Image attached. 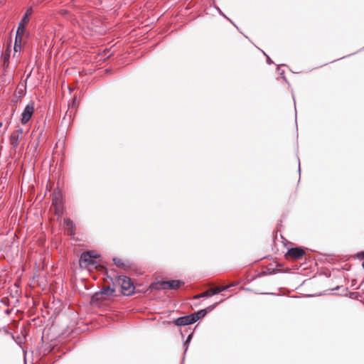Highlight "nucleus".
I'll return each mask as SVG.
<instances>
[{"instance_id": "4", "label": "nucleus", "mask_w": 364, "mask_h": 364, "mask_svg": "<svg viewBox=\"0 0 364 364\" xmlns=\"http://www.w3.org/2000/svg\"><path fill=\"white\" fill-rule=\"evenodd\" d=\"M306 255L305 250L302 247H293L289 249L285 255V257L289 261H296L303 258Z\"/></svg>"}, {"instance_id": "2", "label": "nucleus", "mask_w": 364, "mask_h": 364, "mask_svg": "<svg viewBox=\"0 0 364 364\" xmlns=\"http://www.w3.org/2000/svg\"><path fill=\"white\" fill-rule=\"evenodd\" d=\"M184 284L183 282L178 279L168 280V281H159L152 283L149 288L151 289L161 290V289H177Z\"/></svg>"}, {"instance_id": "12", "label": "nucleus", "mask_w": 364, "mask_h": 364, "mask_svg": "<svg viewBox=\"0 0 364 364\" xmlns=\"http://www.w3.org/2000/svg\"><path fill=\"white\" fill-rule=\"evenodd\" d=\"M24 33L16 31L14 50L17 52L21 50L22 38Z\"/></svg>"}, {"instance_id": "3", "label": "nucleus", "mask_w": 364, "mask_h": 364, "mask_svg": "<svg viewBox=\"0 0 364 364\" xmlns=\"http://www.w3.org/2000/svg\"><path fill=\"white\" fill-rule=\"evenodd\" d=\"M116 283L121 287L122 293L124 295L129 296L134 293V287L130 278L124 275L119 276L116 279Z\"/></svg>"}, {"instance_id": "17", "label": "nucleus", "mask_w": 364, "mask_h": 364, "mask_svg": "<svg viewBox=\"0 0 364 364\" xmlns=\"http://www.w3.org/2000/svg\"><path fill=\"white\" fill-rule=\"evenodd\" d=\"M362 266L364 268V262H363Z\"/></svg>"}, {"instance_id": "16", "label": "nucleus", "mask_w": 364, "mask_h": 364, "mask_svg": "<svg viewBox=\"0 0 364 364\" xmlns=\"http://www.w3.org/2000/svg\"><path fill=\"white\" fill-rule=\"evenodd\" d=\"M235 285H236V284H235V283H232V284H230V285H228V286H229V287H233V286H235Z\"/></svg>"}, {"instance_id": "13", "label": "nucleus", "mask_w": 364, "mask_h": 364, "mask_svg": "<svg viewBox=\"0 0 364 364\" xmlns=\"http://www.w3.org/2000/svg\"><path fill=\"white\" fill-rule=\"evenodd\" d=\"M64 225L66 227L67 230L69 231V234L70 235H73L75 229V225L73 222L69 218H65L64 219Z\"/></svg>"}, {"instance_id": "7", "label": "nucleus", "mask_w": 364, "mask_h": 364, "mask_svg": "<svg viewBox=\"0 0 364 364\" xmlns=\"http://www.w3.org/2000/svg\"><path fill=\"white\" fill-rule=\"evenodd\" d=\"M228 288H229V286H223V287H217L215 288H210L200 294H197V295L194 296L193 299H198L201 297L211 296L214 294H216L223 291H225V290L228 289Z\"/></svg>"}, {"instance_id": "8", "label": "nucleus", "mask_w": 364, "mask_h": 364, "mask_svg": "<svg viewBox=\"0 0 364 364\" xmlns=\"http://www.w3.org/2000/svg\"><path fill=\"white\" fill-rule=\"evenodd\" d=\"M114 293V289H112L110 287H104L101 291L96 292L93 295L92 299L96 301L105 300L108 296H112Z\"/></svg>"}, {"instance_id": "10", "label": "nucleus", "mask_w": 364, "mask_h": 364, "mask_svg": "<svg viewBox=\"0 0 364 364\" xmlns=\"http://www.w3.org/2000/svg\"><path fill=\"white\" fill-rule=\"evenodd\" d=\"M32 12H33V10L31 8H29L27 9L23 17L22 18L21 22L19 23V25H18V27L16 31L24 33L25 27H26V24L28 23V17H29V16L31 15Z\"/></svg>"}, {"instance_id": "11", "label": "nucleus", "mask_w": 364, "mask_h": 364, "mask_svg": "<svg viewBox=\"0 0 364 364\" xmlns=\"http://www.w3.org/2000/svg\"><path fill=\"white\" fill-rule=\"evenodd\" d=\"M217 304H218V303H215V304L208 306L205 309L200 310V311L191 314L193 316V318L196 319V322L198 319L204 317L206 315V314L208 313V311H212L216 306Z\"/></svg>"}, {"instance_id": "6", "label": "nucleus", "mask_w": 364, "mask_h": 364, "mask_svg": "<svg viewBox=\"0 0 364 364\" xmlns=\"http://www.w3.org/2000/svg\"><path fill=\"white\" fill-rule=\"evenodd\" d=\"M34 102H31L26 105L21 114V124H26L30 120L34 112Z\"/></svg>"}, {"instance_id": "9", "label": "nucleus", "mask_w": 364, "mask_h": 364, "mask_svg": "<svg viewBox=\"0 0 364 364\" xmlns=\"http://www.w3.org/2000/svg\"><path fill=\"white\" fill-rule=\"evenodd\" d=\"M195 322L196 319L191 314L179 317L173 321L174 324L176 326H186Z\"/></svg>"}, {"instance_id": "1", "label": "nucleus", "mask_w": 364, "mask_h": 364, "mask_svg": "<svg viewBox=\"0 0 364 364\" xmlns=\"http://www.w3.org/2000/svg\"><path fill=\"white\" fill-rule=\"evenodd\" d=\"M99 257L95 251H87L82 253L80 258V266L81 268L88 269L95 268L98 267L95 259Z\"/></svg>"}, {"instance_id": "15", "label": "nucleus", "mask_w": 364, "mask_h": 364, "mask_svg": "<svg viewBox=\"0 0 364 364\" xmlns=\"http://www.w3.org/2000/svg\"><path fill=\"white\" fill-rule=\"evenodd\" d=\"M73 106H77V105L76 104V98H75V97H74V98H73Z\"/></svg>"}, {"instance_id": "14", "label": "nucleus", "mask_w": 364, "mask_h": 364, "mask_svg": "<svg viewBox=\"0 0 364 364\" xmlns=\"http://www.w3.org/2000/svg\"><path fill=\"white\" fill-rule=\"evenodd\" d=\"M113 262L114 264L118 267L124 268L125 267V263L121 258L114 257L113 259Z\"/></svg>"}, {"instance_id": "5", "label": "nucleus", "mask_w": 364, "mask_h": 364, "mask_svg": "<svg viewBox=\"0 0 364 364\" xmlns=\"http://www.w3.org/2000/svg\"><path fill=\"white\" fill-rule=\"evenodd\" d=\"M23 130L20 127H17L10 135L9 142L13 149H16L23 138Z\"/></svg>"}]
</instances>
